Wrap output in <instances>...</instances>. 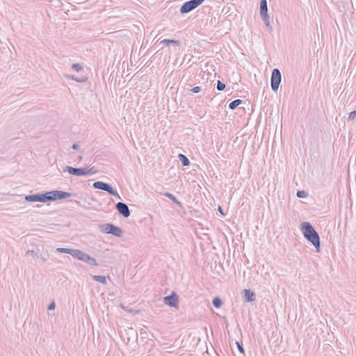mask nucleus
<instances>
[{
  "mask_svg": "<svg viewBox=\"0 0 356 356\" xmlns=\"http://www.w3.org/2000/svg\"><path fill=\"white\" fill-rule=\"evenodd\" d=\"M307 193L304 190L298 191L296 193L297 197L299 198H305L307 196Z\"/></svg>",
  "mask_w": 356,
  "mask_h": 356,
  "instance_id": "obj_24",
  "label": "nucleus"
},
{
  "mask_svg": "<svg viewBox=\"0 0 356 356\" xmlns=\"http://www.w3.org/2000/svg\"><path fill=\"white\" fill-rule=\"evenodd\" d=\"M212 303L216 308H220L222 305V300L216 296L212 300Z\"/></svg>",
  "mask_w": 356,
  "mask_h": 356,
  "instance_id": "obj_20",
  "label": "nucleus"
},
{
  "mask_svg": "<svg viewBox=\"0 0 356 356\" xmlns=\"http://www.w3.org/2000/svg\"><path fill=\"white\" fill-rule=\"evenodd\" d=\"M68 77H69V78H70V79H72V80H74V81H75V79H76V77L75 76H74V75L69 76Z\"/></svg>",
  "mask_w": 356,
  "mask_h": 356,
  "instance_id": "obj_35",
  "label": "nucleus"
},
{
  "mask_svg": "<svg viewBox=\"0 0 356 356\" xmlns=\"http://www.w3.org/2000/svg\"><path fill=\"white\" fill-rule=\"evenodd\" d=\"M164 195L168 197L170 200H172L175 204H176L178 207H182V204L180 201L177 200V198L172 193L166 192L164 193Z\"/></svg>",
  "mask_w": 356,
  "mask_h": 356,
  "instance_id": "obj_15",
  "label": "nucleus"
},
{
  "mask_svg": "<svg viewBox=\"0 0 356 356\" xmlns=\"http://www.w3.org/2000/svg\"><path fill=\"white\" fill-rule=\"evenodd\" d=\"M190 92L193 93H199L202 90V88L200 86H195L191 89H188Z\"/></svg>",
  "mask_w": 356,
  "mask_h": 356,
  "instance_id": "obj_27",
  "label": "nucleus"
},
{
  "mask_svg": "<svg viewBox=\"0 0 356 356\" xmlns=\"http://www.w3.org/2000/svg\"><path fill=\"white\" fill-rule=\"evenodd\" d=\"M282 81V74L281 72L277 68H274L272 70L271 77H270V86L272 90L274 92H277L279 88V86Z\"/></svg>",
  "mask_w": 356,
  "mask_h": 356,
  "instance_id": "obj_7",
  "label": "nucleus"
},
{
  "mask_svg": "<svg viewBox=\"0 0 356 356\" xmlns=\"http://www.w3.org/2000/svg\"><path fill=\"white\" fill-rule=\"evenodd\" d=\"M163 302L165 305L177 308L179 303V296L175 292H172L170 295L163 298Z\"/></svg>",
  "mask_w": 356,
  "mask_h": 356,
  "instance_id": "obj_9",
  "label": "nucleus"
},
{
  "mask_svg": "<svg viewBox=\"0 0 356 356\" xmlns=\"http://www.w3.org/2000/svg\"><path fill=\"white\" fill-rule=\"evenodd\" d=\"M56 307V304L54 301L49 304L47 309L48 310H54Z\"/></svg>",
  "mask_w": 356,
  "mask_h": 356,
  "instance_id": "obj_31",
  "label": "nucleus"
},
{
  "mask_svg": "<svg viewBox=\"0 0 356 356\" xmlns=\"http://www.w3.org/2000/svg\"><path fill=\"white\" fill-rule=\"evenodd\" d=\"M42 260L43 262H45L47 261V259L44 257H42L41 254H40V258Z\"/></svg>",
  "mask_w": 356,
  "mask_h": 356,
  "instance_id": "obj_34",
  "label": "nucleus"
},
{
  "mask_svg": "<svg viewBox=\"0 0 356 356\" xmlns=\"http://www.w3.org/2000/svg\"><path fill=\"white\" fill-rule=\"evenodd\" d=\"M99 230L103 233L112 234L116 237H121L122 235V229L112 223L99 225Z\"/></svg>",
  "mask_w": 356,
  "mask_h": 356,
  "instance_id": "obj_2",
  "label": "nucleus"
},
{
  "mask_svg": "<svg viewBox=\"0 0 356 356\" xmlns=\"http://www.w3.org/2000/svg\"><path fill=\"white\" fill-rule=\"evenodd\" d=\"M50 195V202L58 200H63L67 197H70L72 196V194L69 192H65L63 191H49Z\"/></svg>",
  "mask_w": 356,
  "mask_h": 356,
  "instance_id": "obj_8",
  "label": "nucleus"
},
{
  "mask_svg": "<svg viewBox=\"0 0 356 356\" xmlns=\"http://www.w3.org/2000/svg\"><path fill=\"white\" fill-rule=\"evenodd\" d=\"M243 102V101L240 99H235L229 104V108L231 110H234L237 108V106L241 105Z\"/></svg>",
  "mask_w": 356,
  "mask_h": 356,
  "instance_id": "obj_18",
  "label": "nucleus"
},
{
  "mask_svg": "<svg viewBox=\"0 0 356 356\" xmlns=\"http://www.w3.org/2000/svg\"><path fill=\"white\" fill-rule=\"evenodd\" d=\"M87 77L76 78L75 81L78 83H84L87 81Z\"/></svg>",
  "mask_w": 356,
  "mask_h": 356,
  "instance_id": "obj_30",
  "label": "nucleus"
},
{
  "mask_svg": "<svg viewBox=\"0 0 356 356\" xmlns=\"http://www.w3.org/2000/svg\"><path fill=\"white\" fill-rule=\"evenodd\" d=\"M85 168L84 176L94 175L97 172V170L95 169V168L94 166L91 167L90 168Z\"/></svg>",
  "mask_w": 356,
  "mask_h": 356,
  "instance_id": "obj_21",
  "label": "nucleus"
},
{
  "mask_svg": "<svg viewBox=\"0 0 356 356\" xmlns=\"http://www.w3.org/2000/svg\"><path fill=\"white\" fill-rule=\"evenodd\" d=\"M300 229L304 237L314 246L316 252H319L321 249L320 236L312 225L309 222H302Z\"/></svg>",
  "mask_w": 356,
  "mask_h": 356,
  "instance_id": "obj_1",
  "label": "nucleus"
},
{
  "mask_svg": "<svg viewBox=\"0 0 356 356\" xmlns=\"http://www.w3.org/2000/svg\"><path fill=\"white\" fill-rule=\"evenodd\" d=\"M244 298L248 302H253L255 300V293L250 289H244Z\"/></svg>",
  "mask_w": 356,
  "mask_h": 356,
  "instance_id": "obj_13",
  "label": "nucleus"
},
{
  "mask_svg": "<svg viewBox=\"0 0 356 356\" xmlns=\"http://www.w3.org/2000/svg\"><path fill=\"white\" fill-rule=\"evenodd\" d=\"M115 209L118 210L119 213L124 218H128L130 216L131 211L127 204L119 202L115 204Z\"/></svg>",
  "mask_w": 356,
  "mask_h": 356,
  "instance_id": "obj_10",
  "label": "nucleus"
},
{
  "mask_svg": "<svg viewBox=\"0 0 356 356\" xmlns=\"http://www.w3.org/2000/svg\"><path fill=\"white\" fill-rule=\"evenodd\" d=\"M225 84L224 83H222L221 81L218 80L217 84H216V89L218 91H222L225 90Z\"/></svg>",
  "mask_w": 356,
  "mask_h": 356,
  "instance_id": "obj_23",
  "label": "nucleus"
},
{
  "mask_svg": "<svg viewBox=\"0 0 356 356\" xmlns=\"http://www.w3.org/2000/svg\"><path fill=\"white\" fill-rule=\"evenodd\" d=\"M92 280L103 284H106L107 283L106 277L104 275H93Z\"/></svg>",
  "mask_w": 356,
  "mask_h": 356,
  "instance_id": "obj_19",
  "label": "nucleus"
},
{
  "mask_svg": "<svg viewBox=\"0 0 356 356\" xmlns=\"http://www.w3.org/2000/svg\"><path fill=\"white\" fill-rule=\"evenodd\" d=\"M72 68L74 70H76V72H80L81 70H83V67L81 64L79 63H74L72 65Z\"/></svg>",
  "mask_w": 356,
  "mask_h": 356,
  "instance_id": "obj_25",
  "label": "nucleus"
},
{
  "mask_svg": "<svg viewBox=\"0 0 356 356\" xmlns=\"http://www.w3.org/2000/svg\"><path fill=\"white\" fill-rule=\"evenodd\" d=\"M81 261L86 262L90 266H97L99 265L95 258L92 257L86 252L83 253Z\"/></svg>",
  "mask_w": 356,
  "mask_h": 356,
  "instance_id": "obj_12",
  "label": "nucleus"
},
{
  "mask_svg": "<svg viewBox=\"0 0 356 356\" xmlns=\"http://www.w3.org/2000/svg\"><path fill=\"white\" fill-rule=\"evenodd\" d=\"M205 0H190L184 2L180 8V13L186 14L188 13L199 6H200Z\"/></svg>",
  "mask_w": 356,
  "mask_h": 356,
  "instance_id": "obj_6",
  "label": "nucleus"
},
{
  "mask_svg": "<svg viewBox=\"0 0 356 356\" xmlns=\"http://www.w3.org/2000/svg\"><path fill=\"white\" fill-rule=\"evenodd\" d=\"M84 252L76 250V249H70V254L72 255L73 257L78 259L79 260H81V258L83 257Z\"/></svg>",
  "mask_w": 356,
  "mask_h": 356,
  "instance_id": "obj_14",
  "label": "nucleus"
},
{
  "mask_svg": "<svg viewBox=\"0 0 356 356\" xmlns=\"http://www.w3.org/2000/svg\"><path fill=\"white\" fill-rule=\"evenodd\" d=\"M93 188L95 189H99L104 191H106L108 194L118 198L121 199V197L118 194V193L113 189L112 186L110 184L101 181H97L93 183L92 185Z\"/></svg>",
  "mask_w": 356,
  "mask_h": 356,
  "instance_id": "obj_3",
  "label": "nucleus"
},
{
  "mask_svg": "<svg viewBox=\"0 0 356 356\" xmlns=\"http://www.w3.org/2000/svg\"><path fill=\"white\" fill-rule=\"evenodd\" d=\"M40 254L38 252L34 251V250H28L26 252V255H31L34 259H39Z\"/></svg>",
  "mask_w": 356,
  "mask_h": 356,
  "instance_id": "obj_22",
  "label": "nucleus"
},
{
  "mask_svg": "<svg viewBox=\"0 0 356 356\" xmlns=\"http://www.w3.org/2000/svg\"><path fill=\"white\" fill-rule=\"evenodd\" d=\"M236 344L237 345V348L238 349V351L241 353H243L244 354L245 353V350H244V348L243 347V345L242 343H239L238 341H236Z\"/></svg>",
  "mask_w": 356,
  "mask_h": 356,
  "instance_id": "obj_28",
  "label": "nucleus"
},
{
  "mask_svg": "<svg viewBox=\"0 0 356 356\" xmlns=\"http://www.w3.org/2000/svg\"><path fill=\"white\" fill-rule=\"evenodd\" d=\"M178 159L181 161L183 166H188L190 165V161L186 155L183 154H179Z\"/></svg>",
  "mask_w": 356,
  "mask_h": 356,
  "instance_id": "obj_17",
  "label": "nucleus"
},
{
  "mask_svg": "<svg viewBox=\"0 0 356 356\" xmlns=\"http://www.w3.org/2000/svg\"><path fill=\"white\" fill-rule=\"evenodd\" d=\"M63 171L64 172H67L68 173H70V175H74V176L80 177V176H84L85 168H74L72 166L67 165L63 168Z\"/></svg>",
  "mask_w": 356,
  "mask_h": 356,
  "instance_id": "obj_11",
  "label": "nucleus"
},
{
  "mask_svg": "<svg viewBox=\"0 0 356 356\" xmlns=\"http://www.w3.org/2000/svg\"><path fill=\"white\" fill-rule=\"evenodd\" d=\"M259 13L261 15V17L264 21L266 27L271 31L273 28L270 23V17L268 15V3L267 0H260V8Z\"/></svg>",
  "mask_w": 356,
  "mask_h": 356,
  "instance_id": "obj_5",
  "label": "nucleus"
},
{
  "mask_svg": "<svg viewBox=\"0 0 356 356\" xmlns=\"http://www.w3.org/2000/svg\"><path fill=\"white\" fill-rule=\"evenodd\" d=\"M25 200L30 202H50L49 191L46 193H35L25 196Z\"/></svg>",
  "mask_w": 356,
  "mask_h": 356,
  "instance_id": "obj_4",
  "label": "nucleus"
},
{
  "mask_svg": "<svg viewBox=\"0 0 356 356\" xmlns=\"http://www.w3.org/2000/svg\"><path fill=\"white\" fill-rule=\"evenodd\" d=\"M56 251L57 252H60V253H66V254H69L70 253V248H57Z\"/></svg>",
  "mask_w": 356,
  "mask_h": 356,
  "instance_id": "obj_26",
  "label": "nucleus"
},
{
  "mask_svg": "<svg viewBox=\"0 0 356 356\" xmlns=\"http://www.w3.org/2000/svg\"><path fill=\"white\" fill-rule=\"evenodd\" d=\"M218 211H219V212H220L222 216H224V215H225V214H224V213H223V210H222V207H218Z\"/></svg>",
  "mask_w": 356,
  "mask_h": 356,
  "instance_id": "obj_33",
  "label": "nucleus"
},
{
  "mask_svg": "<svg viewBox=\"0 0 356 356\" xmlns=\"http://www.w3.org/2000/svg\"><path fill=\"white\" fill-rule=\"evenodd\" d=\"M79 161L82 160V156H79Z\"/></svg>",
  "mask_w": 356,
  "mask_h": 356,
  "instance_id": "obj_36",
  "label": "nucleus"
},
{
  "mask_svg": "<svg viewBox=\"0 0 356 356\" xmlns=\"http://www.w3.org/2000/svg\"><path fill=\"white\" fill-rule=\"evenodd\" d=\"M161 43L165 44L166 46H169L170 44L179 45L181 44V41L179 40L164 39L161 41Z\"/></svg>",
  "mask_w": 356,
  "mask_h": 356,
  "instance_id": "obj_16",
  "label": "nucleus"
},
{
  "mask_svg": "<svg viewBox=\"0 0 356 356\" xmlns=\"http://www.w3.org/2000/svg\"><path fill=\"white\" fill-rule=\"evenodd\" d=\"M348 120H356V111H353L349 113Z\"/></svg>",
  "mask_w": 356,
  "mask_h": 356,
  "instance_id": "obj_29",
  "label": "nucleus"
},
{
  "mask_svg": "<svg viewBox=\"0 0 356 356\" xmlns=\"http://www.w3.org/2000/svg\"><path fill=\"white\" fill-rule=\"evenodd\" d=\"M73 149H78L79 148V145L77 143H74L72 146Z\"/></svg>",
  "mask_w": 356,
  "mask_h": 356,
  "instance_id": "obj_32",
  "label": "nucleus"
}]
</instances>
